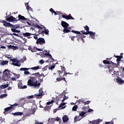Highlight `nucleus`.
<instances>
[{
    "label": "nucleus",
    "instance_id": "54",
    "mask_svg": "<svg viewBox=\"0 0 124 124\" xmlns=\"http://www.w3.org/2000/svg\"><path fill=\"white\" fill-rule=\"evenodd\" d=\"M28 50H29V51H31V52H32V46L31 47V46H30L28 47Z\"/></svg>",
    "mask_w": 124,
    "mask_h": 124
},
{
    "label": "nucleus",
    "instance_id": "59",
    "mask_svg": "<svg viewBox=\"0 0 124 124\" xmlns=\"http://www.w3.org/2000/svg\"><path fill=\"white\" fill-rule=\"evenodd\" d=\"M39 62L40 63H41V64H43V63L44 62V60H41L40 61H39Z\"/></svg>",
    "mask_w": 124,
    "mask_h": 124
},
{
    "label": "nucleus",
    "instance_id": "4",
    "mask_svg": "<svg viewBox=\"0 0 124 124\" xmlns=\"http://www.w3.org/2000/svg\"><path fill=\"white\" fill-rule=\"evenodd\" d=\"M61 71L58 70V73L60 76V77L57 78H56V81L57 82H61V81H62V80H63L64 82L66 83L67 82L66 80L65 79V78L62 77V75H61L62 74L64 73L65 72V70H66V69H65V67L64 66H61Z\"/></svg>",
    "mask_w": 124,
    "mask_h": 124
},
{
    "label": "nucleus",
    "instance_id": "17",
    "mask_svg": "<svg viewBox=\"0 0 124 124\" xmlns=\"http://www.w3.org/2000/svg\"><path fill=\"white\" fill-rule=\"evenodd\" d=\"M43 90L42 89H40L39 90V93L36 94V96H41V95H43Z\"/></svg>",
    "mask_w": 124,
    "mask_h": 124
},
{
    "label": "nucleus",
    "instance_id": "21",
    "mask_svg": "<svg viewBox=\"0 0 124 124\" xmlns=\"http://www.w3.org/2000/svg\"><path fill=\"white\" fill-rule=\"evenodd\" d=\"M100 120H93L91 124H98L100 123Z\"/></svg>",
    "mask_w": 124,
    "mask_h": 124
},
{
    "label": "nucleus",
    "instance_id": "40",
    "mask_svg": "<svg viewBox=\"0 0 124 124\" xmlns=\"http://www.w3.org/2000/svg\"><path fill=\"white\" fill-rule=\"evenodd\" d=\"M27 85H24L23 86H20V85H18V88L19 89H27Z\"/></svg>",
    "mask_w": 124,
    "mask_h": 124
},
{
    "label": "nucleus",
    "instance_id": "10",
    "mask_svg": "<svg viewBox=\"0 0 124 124\" xmlns=\"http://www.w3.org/2000/svg\"><path fill=\"white\" fill-rule=\"evenodd\" d=\"M2 23L3 24V26L7 27V28H10L12 25V24L5 21V20H3Z\"/></svg>",
    "mask_w": 124,
    "mask_h": 124
},
{
    "label": "nucleus",
    "instance_id": "37",
    "mask_svg": "<svg viewBox=\"0 0 124 124\" xmlns=\"http://www.w3.org/2000/svg\"><path fill=\"white\" fill-rule=\"evenodd\" d=\"M103 63H104V64H110V62L108 61H106V60H104L103 61Z\"/></svg>",
    "mask_w": 124,
    "mask_h": 124
},
{
    "label": "nucleus",
    "instance_id": "1",
    "mask_svg": "<svg viewBox=\"0 0 124 124\" xmlns=\"http://www.w3.org/2000/svg\"><path fill=\"white\" fill-rule=\"evenodd\" d=\"M31 75H32L33 77H31L28 80L27 82L28 86L34 87V88H36V89H39L41 83H40V82H38L37 78L41 77V76H43V78H44V77H45V75H44L43 73L40 74L39 72L32 74Z\"/></svg>",
    "mask_w": 124,
    "mask_h": 124
},
{
    "label": "nucleus",
    "instance_id": "14",
    "mask_svg": "<svg viewBox=\"0 0 124 124\" xmlns=\"http://www.w3.org/2000/svg\"><path fill=\"white\" fill-rule=\"evenodd\" d=\"M23 35L25 37H28V38H31V37H29V36H31V35H33V34L29 33V32H26V33H23Z\"/></svg>",
    "mask_w": 124,
    "mask_h": 124
},
{
    "label": "nucleus",
    "instance_id": "3",
    "mask_svg": "<svg viewBox=\"0 0 124 124\" xmlns=\"http://www.w3.org/2000/svg\"><path fill=\"white\" fill-rule=\"evenodd\" d=\"M17 18H18V19H17ZM20 20H24V21H26L27 20V18L21 15H19L16 18H15L13 16H11L6 18V21H7V22H13L14 24L17 23V22L20 21Z\"/></svg>",
    "mask_w": 124,
    "mask_h": 124
},
{
    "label": "nucleus",
    "instance_id": "50",
    "mask_svg": "<svg viewBox=\"0 0 124 124\" xmlns=\"http://www.w3.org/2000/svg\"><path fill=\"white\" fill-rule=\"evenodd\" d=\"M24 74H25L26 75H30V74H31V73H30V72L29 71H25L24 72Z\"/></svg>",
    "mask_w": 124,
    "mask_h": 124
},
{
    "label": "nucleus",
    "instance_id": "52",
    "mask_svg": "<svg viewBox=\"0 0 124 124\" xmlns=\"http://www.w3.org/2000/svg\"><path fill=\"white\" fill-rule=\"evenodd\" d=\"M36 50L37 51H43V49L42 48H38L37 47H36Z\"/></svg>",
    "mask_w": 124,
    "mask_h": 124
},
{
    "label": "nucleus",
    "instance_id": "62",
    "mask_svg": "<svg viewBox=\"0 0 124 124\" xmlns=\"http://www.w3.org/2000/svg\"><path fill=\"white\" fill-rule=\"evenodd\" d=\"M28 98H29V99H31V98H33V95H30V96H28Z\"/></svg>",
    "mask_w": 124,
    "mask_h": 124
},
{
    "label": "nucleus",
    "instance_id": "27",
    "mask_svg": "<svg viewBox=\"0 0 124 124\" xmlns=\"http://www.w3.org/2000/svg\"><path fill=\"white\" fill-rule=\"evenodd\" d=\"M44 33H45V34H49V30L48 29H46V28L45 27H44Z\"/></svg>",
    "mask_w": 124,
    "mask_h": 124
},
{
    "label": "nucleus",
    "instance_id": "49",
    "mask_svg": "<svg viewBox=\"0 0 124 124\" xmlns=\"http://www.w3.org/2000/svg\"><path fill=\"white\" fill-rule=\"evenodd\" d=\"M67 74H70V73L64 72L62 77H63V76H64L65 77H66V76H67Z\"/></svg>",
    "mask_w": 124,
    "mask_h": 124
},
{
    "label": "nucleus",
    "instance_id": "13",
    "mask_svg": "<svg viewBox=\"0 0 124 124\" xmlns=\"http://www.w3.org/2000/svg\"><path fill=\"white\" fill-rule=\"evenodd\" d=\"M63 123H67L69 121V118L68 116L66 115H64L62 117Z\"/></svg>",
    "mask_w": 124,
    "mask_h": 124
},
{
    "label": "nucleus",
    "instance_id": "60",
    "mask_svg": "<svg viewBox=\"0 0 124 124\" xmlns=\"http://www.w3.org/2000/svg\"><path fill=\"white\" fill-rule=\"evenodd\" d=\"M13 46H12V45L8 46L9 49H13Z\"/></svg>",
    "mask_w": 124,
    "mask_h": 124
},
{
    "label": "nucleus",
    "instance_id": "34",
    "mask_svg": "<svg viewBox=\"0 0 124 124\" xmlns=\"http://www.w3.org/2000/svg\"><path fill=\"white\" fill-rule=\"evenodd\" d=\"M40 68L39 67V66H35L31 68V69H33V70H37L39 69Z\"/></svg>",
    "mask_w": 124,
    "mask_h": 124
},
{
    "label": "nucleus",
    "instance_id": "57",
    "mask_svg": "<svg viewBox=\"0 0 124 124\" xmlns=\"http://www.w3.org/2000/svg\"><path fill=\"white\" fill-rule=\"evenodd\" d=\"M93 109L89 108L87 112L88 113H91V112H93Z\"/></svg>",
    "mask_w": 124,
    "mask_h": 124
},
{
    "label": "nucleus",
    "instance_id": "8",
    "mask_svg": "<svg viewBox=\"0 0 124 124\" xmlns=\"http://www.w3.org/2000/svg\"><path fill=\"white\" fill-rule=\"evenodd\" d=\"M62 18H64L66 20H74V18L71 16V14H69L68 16L62 15Z\"/></svg>",
    "mask_w": 124,
    "mask_h": 124
},
{
    "label": "nucleus",
    "instance_id": "26",
    "mask_svg": "<svg viewBox=\"0 0 124 124\" xmlns=\"http://www.w3.org/2000/svg\"><path fill=\"white\" fill-rule=\"evenodd\" d=\"M23 112H15L14 113L13 115L14 116H22L23 115Z\"/></svg>",
    "mask_w": 124,
    "mask_h": 124
},
{
    "label": "nucleus",
    "instance_id": "53",
    "mask_svg": "<svg viewBox=\"0 0 124 124\" xmlns=\"http://www.w3.org/2000/svg\"><path fill=\"white\" fill-rule=\"evenodd\" d=\"M13 50H17V49H18V46H13Z\"/></svg>",
    "mask_w": 124,
    "mask_h": 124
},
{
    "label": "nucleus",
    "instance_id": "24",
    "mask_svg": "<svg viewBox=\"0 0 124 124\" xmlns=\"http://www.w3.org/2000/svg\"><path fill=\"white\" fill-rule=\"evenodd\" d=\"M80 116H76L74 118V121L75 122H78V121H80L81 119L79 118Z\"/></svg>",
    "mask_w": 124,
    "mask_h": 124
},
{
    "label": "nucleus",
    "instance_id": "45",
    "mask_svg": "<svg viewBox=\"0 0 124 124\" xmlns=\"http://www.w3.org/2000/svg\"><path fill=\"white\" fill-rule=\"evenodd\" d=\"M55 67V65H52L51 66L48 67V69L52 70V69H54Z\"/></svg>",
    "mask_w": 124,
    "mask_h": 124
},
{
    "label": "nucleus",
    "instance_id": "38",
    "mask_svg": "<svg viewBox=\"0 0 124 124\" xmlns=\"http://www.w3.org/2000/svg\"><path fill=\"white\" fill-rule=\"evenodd\" d=\"M49 121H50V123H51V124H53V123L55 122V118L48 119V122H49Z\"/></svg>",
    "mask_w": 124,
    "mask_h": 124
},
{
    "label": "nucleus",
    "instance_id": "20",
    "mask_svg": "<svg viewBox=\"0 0 124 124\" xmlns=\"http://www.w3.org/2000/svg\"><path fill=\"white\" fill-rule=\"evenodd\" d=\"M70 30L68 29V28H64L63 30V32H64V33H68V32H70Z\"/></svg>",
    "mask_w": 124,
    "mask_h": 124
},
{
    "label": "nucleus",
    "instance_id": "58",
    "mask_svg": "<svg viewBox=\"0 0 124 124\" xmlns=\"http://www.w3.org/2000/svg\"><path fill=\"white\" fill-rule=\"evenodd\" d=\"M49 11L50 12H51V13H54V12L55 11V10H54V9H53V8H51V9H50Z\"/></svg>",
    "mask_w": 124,
    "mask_h": 124
},
{
    "label": "nucleus",
    "instance_id": "41",
    "mask_svg": "<svg viewBox=\"0 0 124 124\" xmlns=\"http://www.w3.org/2000/svg\"><path fill=\"white\" fill-rule=\"evenodd\" d=\"M55 122H62V120H61V118H59V117H57L56 118H55Z\"/></svg>",
    "mask_w": 124,
    "mask_h": 124
},
{
    "label": "nucleus",
    "instance_id": "61",
    "mask_svg": "<svg viewBox=\"0 0 124 124\" xmlns=\"http://www.w3.org/2000/svg\"><path fill=\"white\" fill-rule=\"evenodd\" d=\"M80 32H81L82 34H86L85 33H87V32H85V31H81Z\"/></svg>",
    "mask_w": 124,
    "mask_h": 124
},
{
    "label": "nucleus",
    "instance_id": "29",
    "mask_svg": "<svg viewBox=\"0 0 124 124\" xmlns=\"http://www.w3.org/2000/svg\"><path fill=\"white\" fill-rule=\"evenodd\" d=\"M12 28H14V29H18V28H19L20 27V25L17 24V25H13L12 24L11 26Z\"/></svg>",
    "mask_w": 124,
    "mask_h": 124
},
{
    "label": "nucleus",
    "instance_id": "5",
    "mask_svg": "<svg viewBox=\"0 0 124 124\" xmlns=\"http://www.w3.org/2000/svg\"><path fill=\"white\" fill-rule=\"evenodd\" d=\"M71 32H73V33H76L77 34V36H76V37L78 39V41H80L82 38H84V35L81 33V32L79 31H75L74 30H72L71 31Z\"/></svg>",
    "mask_w": 124,
    "mask_h": 124
},
{
    "label": "nucleus",
    "instance_id": "12",
    "mask_svg": "<svg viewBox=\"0 0 124 124\" xmlns=\"http://www.w3.org/2000/svg\"><path fill=\"white\" fill-rule=\"evenodd\" d=\"M9 86V84H4V85L2 84L0 85V91H2V90H4V89H6V88H8Z\"/></svg>",
    "mask_w": 124,
    "mask_h": 124
},
{
    "label": "nucleus",
    "instance_id": "23",
    "mask_svg": "<svg viewBox=\"0 0 124 124\" xmlns=\"http://www.w3.org/2000/svg\"><path fill=\"white\" fill-rule=\"evenodd\" d=\"M7 63H8V61H3L0 63V65H5V64H7Z\"/></svg>",
    "mask_w": 124,
    "mask_h": 124
},
{
    "label": "nucleus",
    "instance_id": "31",
    "mask_svg": "<svg viewBox=\"0 0 124 124\" xmlns=\"http://www.w3.org/2000/svg\"><path fill=\"white\" fill-rule=\"evenodd\" d=\"M12 64L13 65H15V66H21V64L19 63V62H16V63H12Z\"/></svg>",
    "mask_w": 124,
    "mask_h": 124
},
{
    "label": "nucleus",
    "instance_id": "51",
    "mask_svg": "<svg viewBox=\"0 0 124 124\" xmlns=\"http://www.w3.org/2000/svg\"><path fill=\"white\" fill-rule=\"evenodd\" d=\"M14 75L15 76H16L17 79H18V78H20V75H17L16 74H14Z\"/></svg>",
    "mask_w": 124,
    "mask_h": 124
},
{
    "label": "nucleus",
    "instance_id": "46",
    "mask_svg": "<svg viewBox=\"0 0 124 124\" xmlns=\"http://www.w3.org/2000/svg\"><path fill=\"white\" fill-rule=\"evenodd\" d=\"M5 96H7V94H3L0 96V98H3L5 97Z\"/></svg>",
    "mask_w": 124,
    "mask_h": 124
},
{
    "label": "nucleus",
    "instance_id": "39",
    "mask_svg": "<svg viewBox=\"0 0 124 124\" xmlns=\"http://www.w3.org/2000/svg\"><path fill=\"white\" fill-rule=\"evenodd\" d=\"M82 103L84 104V105H87L88 104H90V103H91V101H89V100H87L86 102H82Z\"/></svg>",
    "mask_w": 124,
    "mask_h": 124
},
{
    "label": "nucleus",
    "instance_id": "28",
    "mask_svg": "<svg viewBox=\"0 0 124 124\" xmlns=\"http://www.w3.org/2000/svg\"><path fill=\"white\" fill-rule=\"evenodd\" d=\"M84 30L86 31V32H89L90 31V28L88 25H86L85 27H84Z\"/></svg>",
    "mask_w": 124,
    "mask_h": 124
},
{
    "label": "nucleus",
    "instance_id": "9",
    "mask_svg": "<svg viewBox=\"0 0 124 124\" xmlns=\"http://www.w3.org/2000/svg\"><path fill=\"white\" fill-rule=\"evenodd\" d=\"M26 101L27 99H26V98H22L20 99L19 104H21L20 105L21 107L24 106V105L26 103Z\"/></svg>",
    "mask_w": 124,
    "mask_h": 124
},
{
    "label": "nucleus",
    "instance_id": "19",
    "mask_svg": "<svg viewBox=\"0 0 124 124\" xmlns=\"http://www.w3.org/2000/svg\"><path fill=\"white\" fill-rule=\"evenodd\" d=\"M45 56H47L48 57H50L49 60H51V61H52V62H54V61H55V60L53 57H52V55H51L50 53H45Z\"/></svg>",
    "mask_w": 124,
    "mask_h": 124
},
{
    "label": "nucleus",
    "instance_id": "22",
    "mask_svg": "<svg viewBox=\"0 0 124 124\" xmlns=\"http://www.w3.org/2000/svg\"><path fill=\"white\" fill-rule=\"evenodd\" d=\"M26 9L28 10V12L29 11H32V9L31 8V7H30V6L29 5V3H27Z\"/></svg>",
    "mask_w": 124,
    "mask_h": 124
},
{
    "label": "nucleus",
    "instance_id": "7",
    "mask_svg": "<svg viewBox=\"0 0 124 124\" xmlns=\"http://www.w3.org/2000/svg\"><path fill=\"white\" fill-rule=\"evenodd\" d=\"M86 35H87V34L90 35V37H91L92 39H94L95 38V32L89 31L88 32L84 33Z\"/></svg>",
    "mask_w": 124,
    "mask_h": 124
},
{
    "label": "nucleus",
    "instance_id": "64",
    "mask_svg": "<svg viewBox=\"0 0 124 124\" xmlns=\"http://www.w3.org/2000/svg\"><path fill=\"white\" fill-rule=\"evenodd\" d=\"M116 65H117V67H119V66H120V62H117Z\"/></svg>",
    "mask_w": 124,
    "mask_h": 124
},
{
    "label": "nucleus",
    "instance_id": "11",
    "mask_svg": "<svg viewBox=\"0 0 124 124\" xmlns=\"http://www.w3.org/2000/svg\"><path fill=\"white\" fill-rule=\"evenodd\" d=\"M61 26L64 29L65 28H68L69 27V24L65 21H62L61 22Z\"/></svg>",
    "mask_w": 124,
    "mask_h": 124
},
{
    "label": "nucleus",
    "instance_id": "35",
    "mask_svg": "<svg viewBox=\"0 0 124 124\" xmlns=\"http://www.w3.org/2000/svg\"><path fill=\"white\" fill-rule=\"evenodd\" d=\"M49 67L48 65H46V66L44 67V68H42V71H46L47 69H48V67Z\"/></svg>",
    "mask_w": 124,
    "mask_h": 124
},
{
    "label": "nucleus",
    "instance_id": "2",
    "mask_svg": "<svg viewBox=\"0 0 124 124\" xmlns=\"http://www.w3.org/2000/svg\"><path fill=\"white\" fill-rule=\"evenodd\" d=\"M14 74L7 69H5L3 72V78L5 81H16V78H13Z\"/></svg>",
    "mask_w": 124,
    "mask_h": 124
},
{
    "label": "nucleus",
    "instance_id": "16",
    "mask_svg": "<svg viewBox=\"0 0 124 124\" xmlns=\"http://www.w3.org/2000/svg\"><path fill=\"white\" fill-rule=\"evenodd\" d=\"M116 80L119 85H121V84H123L124 83V80H123L121 78H117Z\"/></svg>",
    "mask_w": 124,
    "mask_h": 124
},
{
    "label": "nucleus",
    "instance_id": "6",
    "mask_svg": "<svg viewBox=\"0 0 124 124\" xmlns=\"http://www.w3.org/2000/svg\"><path fill=\"white\" fill-rule=\"evenodd\" d=\"M45 39L43 38H39L37 39V45H43V44H45Z\"/></svg>",
    "mask_w": 124,
    "mask_h": 124
},
{
    "label": "nucleus",
    "instance_id": "55",
    "mask_svg": "<svg viewBox=\"0 0 124 124\" xmlns=\"http://www.w3.org/2000/svg\"><path fill=\"white\" fill-rule=\"evenodd\" d=\"M32 101L31 100H26V103H32Z\"/></svg>",
    "mask_w": 124,
    "mask_h": 124
},
{
    "label": "nucleus",
    "instance_id": "33",
    "mask_svg": "<svg viewBox=\"0 0 124 124\" xmlns=\"http://www.w3.org/2000/svg\"><path fill=\"white\" fill-rule=\"evenodd\" d=\"M77 109H78V106L77 105L74 106L72 108L73 111H77Z\"/></svg>",
    "mask_w": 124,
    "mask_h": 124
},
{
    "label": "nucleus",
    "instance_id": "18",
    "mask_svg": "<svg viewBox=\"0 0 124 124\" xmlns=\"http://www.w3.org/2000/svg\"><path fill=\"white\" fill-rule=\"evenodd\" d=\"M12 108H13V107H7L6 108H5L4 110V111L3 112L4 114H6V112H8V111H10V110H11L12 109Z\"/></svg>",
    "mask_w": 124,
    "mask_h": 124
},
{
    "label": "nucleus",
    "instance_id": "30",
    "mask_svg": "<svg viewBox=\"0 0 124 124\" xmlns=\"http://www.w3.org/2000/svg\"><path fill=\"white\" fill-rule=\"evenodd\" d=\"M87 112L81 111L79 113V116H80V117H84V116H85Z\"/></svg>",
    "mask_w": 124,
    "mask_h": 124
},
{
    "label": "nucleus",
    "instance_id": "43",
    "mask_svg": "<svg viewBox=\"0 0 124 124\" xmlns=\"http://www.w3.org/2000/svg\"><path fill=\"white\" fill-rule=\"evenodd\" d=\"M34 27H35V28H37V29H42V27H40V26L36 24L34 25Z\"/></svg>",
    "mask_w": 124,
    "mask_h": 124
},
{
    "label": "nucleus",
    "instance_id": "63",
    "mask_svg": "<svg viewBox=\"0 0 124 124\" xmlns=\"http://www.w3.org/2000/svg\"><path fill=\"white\" fill-rule=\"evenodd\" d=\"M75 37H76V36H73V37H71V40L72 41H74V38H75Z\"/></svg>",
    "mask_w": 124,
    "mask_h": 124
},
{
    "label": "nucleus",
    "instance_id": "56",
    "mask_svg": "<svg viewBox=\"0 0 124 124\" xmlns=\"http://www.w3.org/2000/svg\"><path fill=\"white\" fill-rule=\"evenodd\" d=\"M33 35H35L33 36V37L35 39H37V40L38 39H37L38 38L37 35H36V34H33Z\"/></svg>",
    "mask_w": 124,
    "mask_h": 124
},
{
    "label": "nucleus",
    "instance_id": "36",
    "mask_svg": "<svg viewBox=\"0 0 124 124\" xmlns=\"http://www.w3.org/2000/svg\"><path fill=\"white\" fill-rule=\"evenodd\" d=\"M38 33L39 34H41L42 35H43V36H44V31H41V30H39L38 31Z\"/></svg>",
    "mask_w": 124,
    "mask_h": 124
},
{
    "label": "nucleus",
    "instance_id": "32",
    "mask_svg": "<svg viewBox=\"0 0 124 124\" xmlns=\"http://www.w3.org/2000/svg\"><path fill=\"white\" fill-rule=\"evenodd\" d=\"M10 61L11 62H12L13 63H14L15 62H20L19 61H17V59H11Z\"/></svg>",
    "mask_w": 124,
    "mask_h": 124
},
{
    "label": "nucleus",
    "instance_id": "42",
    "mask_svg": "<svg viewBox=\"0 0 124 124\" xmlns=\"http://www.w3.org/2000/svg\"><path fill=\"white\" fill-rule=\"evenodd\" d=\"M64 98L62 100V102H63L65 100H66V99H68V96H65V94H64Z\"/></svg>",
    "mask_w": 124,
    "mask_h": 124
},
{
    "label": "nucleus",
    "instance_id": "44",
    "mask_svg": "<svg viewBox=\"0 0 124 124\" xmlns=\"http://www.w3.org/2000/svg\"><path fill=\"white\" fill-rule=\"evenodd\" d=\"M66 104V103H62L60 104V105L59 106V108H61L63 106H64Z\"/></svg>",
    "mask_w": 124,
    "mask_h": 124
},
{
    "label": "nucleus",
    "instance_id": "25",
    "mask_svg": "<svg viewBox=\"0 0 124 124\" xmlns=\"http://www.w3.org/2000/svg\"><path fill=\"white\" fill-rule=\"evenodd\" d=\"M11 31L13 32H16L17 33H19V32H20L21 31H18V30H16V29H13V28H12L11 29Z\"/></svg>",
    "mask_w": 124,
    "mask_h": 124
},
{
    "label": "nucleus",
    "instance_id": "15",
    "mask_svg": "<svg viewBox=\"0 0 124 124\" xmlns=\"http://www.w3.org/2000/svg\"><path fill=\"white\" fill-rule=\"evenodd\" d=\"M115 67L116 68L118 67V66L117 65V63H112L111 64H110L109 66L108 67V69H110L111 68H115Z\"/></svg>",
    "mask_w": 124,
    "mask_h": 124
},
{
    "label": "nucleus",
    "instance_id": "47",
    "mask_svg": "<svg viewBox=\"0 0 124 124\" xmlns=\"http://www.w3.org/2000/svg\"><path fill=\"white\" fill-rule=\"evenodd\" d=\"M32 52H36V47L35 46H32Z\"/></svg>",
    "mask_w": 124,
    "mask_h": 124
},
{
    "label": "nucleus",
    "instance_id": "48",
    "mask_svg": "<svg viewBox=\"0 0 124 124\" xmlns=\"http://www.w3.org/2000/svg\"><path fill=\"white\" fill-rule=\"evenodd\" d=\"M82 102H84V100H81V99H79V100H78L77 101V103H82Z\"/></svg>",
    "mask_w": 124,
    "mask_h": 124
}]
</instances>
